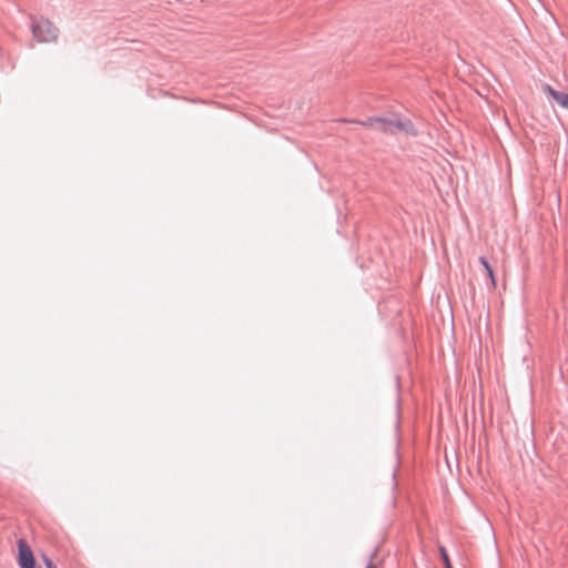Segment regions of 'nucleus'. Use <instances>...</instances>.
Segmentation results:
<instances>
[{"instance_id":"nucleus-7","label":"nucleus","mask_w":568,"mask_h":568,"mask_svg":"<svg viewBox=\"0 0 568 568\" xmlns=\"http://www.w3.org/2000/svg\"><path fill=\"white\" fill-rule=\"evenodd\" d=\"M43 560H44L47 568H55L53 562L48 557H43Z\"/></svg>"},{"instance_id":"nucleus-6","label":"nucleus","mask_w":568,"mask_h":568,"mask_svg":"<svg viewBox=\"0 0 568 568\" xmlns=\"http://www.w3.org/2000/svg\"><path fill=\"white\" fill-rule=\"evenodd\" d=\"M439 552H440L442 559L444 561L445 568H453L452 562L448 557V554L444 546H439Z\"/></svg>"},{"instance_id":"nucleus-3","label":"nucleus","mask_w":568,"mask_h":568,"mask_svg":"<svg viewBox=\"0 0 568 568\" xmlns=\"http://www.w3.org/2000/svg\"><path fill=\"white\" fill-rule=\"evenodd\" d=\"M19 564L21 568L34 567L33 554L23 540L19 541Z\"/></svg>"},{"instance_id":"nucleus-9","label":"nucleus","mask_w":568,"mask_h":568,"mask_svg":"<svg viewBox=\"0 0 568 568\" xmlns=\"http://www.w3.org/2000/svg\"><path fill=\"white\" fill-rule=\"evenodd\" d=\"M366 568H376L374 564H369Z\"/></svg>"},{"instance_id":"nucleus-5","label":"nucleus","mask_w":568,"mask_h":568,"mask_svg":"<svg viewBox=\"0 0 568 568\" xmlns=\"http://www.w3.org/2000/svg\"><path fill=\"white\" fill-rule=\"evenodd\" d=\"M479 262H480V264L486 270V273H487V275H488V277L490 280L491 287L496 288V278H495V274H494L493 267L490 266V264L488 263V261L484 256L479 257Z\"/></svg>"},{"instance_id":"nucleus-1","label":"nucleus","mask_w":568,"mask_h":568,"mask_svg":"<svg viewBox=\"0 0 568 568\" xmlns=\"http://www.w3.org/2000/svg\"><path fill=\"white\" fill-rule=\"evenodd\" d=\"M32 33L40 42H53L58 39L59 29L50 20L40 18L33 22Z\"/></svg>"},{"instance_id":"nucleus-8","label":"nucleus","mask_w":568,"mask_h":568,"mask_svg":"<svg viewBox=\"0 0 568 568\" xmlns=\"http://www.w3.org/2000/svg\"><path fill=\"white\" fill-rule=\"evenodd\" d=\"M43 560H44L47 568H55L53 562L48 557H43Z\"/></svg>"},{"instance_id":"nucleus-4","label":"nucleus","mask_w":568,"mask_h":568,"mask_svg":"<svg viewBox=\"0 0 568 568\" xmlns=\"http://www.w3.org/2000/svg\"><path fill=\"white\" fill-rule=\"evenodd\" d=\"M544 91L548 93L561 108L568 110V94L552 89L550 85H545Z\"/></svg>"},{"instance_id":"nucleus-2","label":"nucleus","mask_w":568,"mask_h":568,"mask_svg":"<svg viewBox=\"0 0 568 568\" xmlns=\"http://www.w3.org/2000/svg\"><path fill=\"white\" fill-rule=\"evenodd\" d=\"M364 124L385 133H395L397 129L407 130L410 126V123L393 122L379 118L368 119Z\"/></svg>"}]
</instances>
